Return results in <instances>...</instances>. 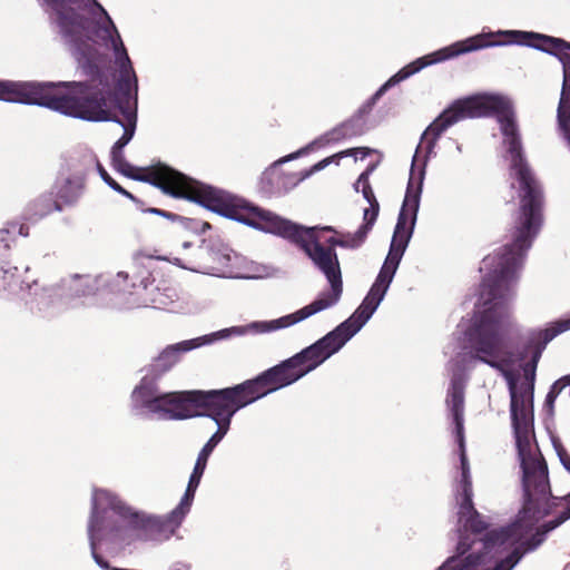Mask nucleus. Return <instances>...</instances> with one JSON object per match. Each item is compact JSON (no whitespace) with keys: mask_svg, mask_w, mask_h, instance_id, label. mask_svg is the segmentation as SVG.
Wrapping results in <instances>:
<instances>
[{"mask_svg":"<svg viewBox=\"0 0 570 570\" xmlns=\"http://www.w3.org/2000/svg\"><path fill=\"white\" fill-rule=\"evenodd\" d=\"M373 169H374V167L371 166V167H368L365 171H363L358 176V178H357V180H356V183L354 185V188H355L356 191L360 190V187L364 188L365 186H371L368 177H370V174L372 173Z\"/></svg>","mask_w":570,"mask_h":570,"instance_id":"nucleus-32","label":"nucleus"},{"mask_svg":"<svg viewBox=\"0 0 570 570\" xmlns=\"http://www.w3.org/2000/svg\"><path fill=\"white\" fill-rule=\"evenodd\" d=\"M367 235L368 234L365 230H363L361 227L353 234H351V233L342 234L344 248L356 249V248L361 247L365 243Z\"/></svg>","mask_w":570,"mask_h":570,"instance_id":"nucleus-26","label":"nucleus"},{"mask_svg":"<svg viewBox=\"0 0 570 570\" xmlns=\"http://www.w3.org/2000/svg\"><path fill=\"white\" fill-rule=\"evenodd\" d=\"M334 157H335V156H333V157H327V158H325V159H323V160L318 161L317 164H315V165L313 166V169H312V170H313V171H315V170H321V169L325 168L328 164H331V161H332V159H333Z\"/></svg>","mask_w":570,"mask_h":570,"instance_id":"nucleus-38","label":"nucleus"},{"mask_svg":"<svg viewBox=\"0 0 570 570\" xmlns=\"http://www.w3.org/2000/svg\"><path fill=\"white\" fill-rule=\"evenodd\" d=\"M491 45V42L487 41L484 36H474L466 38L461 41H456L448 47L441 48L432 53L417 58L411 63L403 67L399 72H396L392 78H390L373 96H371L353 115L357 117L360 120H366L367 116L373 110L377 100L383 96V94L391 86L409 78L410 76L419 72L423 68L439 63L452 58H455L460 55L468 53L471 51H475L482 48H487V46Z\"/></svg>","mask_w":570,"mask_h":570,"instance_id":"nucleus-10","label":"nucleus"},{"mask_svg":"<svg viewBox=\"0 0 570 570\" xmlns=\"http://www.w3.org/2000/svg\"><path fill=\"white\" fill-rule=\"evenodd\" d=\"M564 389V380L559 379L558 381H556L553 383V385L551 386L550 391L548 392L547 396H546V401H544V409L550 413L552 414L553 413V407H554V402H556V399L557 396L560 394V392Z\"/></svg>","mask_w":570,"mask_h":570,"instance_id":"nucleus-29","label":"nucleus"},{"mask_svg":"<svg viewBox=\"0 0 570 570\" xmlns=\"http://www.w3.org/2000/svg\"><path fill=\"white\" fill-rule=\"evenodd\" d=\"M135 538H136V534L134 535V538H132V539H129V540H128V543H131V542H132V540H136Z\"/></svg>","mask_w":570,"mask_h":570,"instance_id":"nucleus-43","label":"nucleus"},{"mask_svg":"<svg viewBox=\"0 0 570 570\" xmlns=\"http://www.w3.org/2000/svg\"><path fill=\"white\" fill-rule=\"evenodd\" d=\"M421 190L422 177L420 178V183L416 187H414L413 179L411 177L397 217V223L394 229L390 250L384 262V264L392 266V268L397 269L401 258L413 233V227L420 206Z\"/></svg>","mask_w":570,"mask_h":570,"instance_id":"nucleus-12","label":"nucleus"},{"mask_svg":"<svg viewBox=\"0 0 570 570\" xmlns=\"http://www.w3.org/2000/svg\"><path fill=\"white\" fill-rule=\"evenodd\" d=\"M512 288L513 286L500 296H492L490 286H482L481 296L485 307L475 314L465 330L462 350L468 362L479 361L500 371L525 361L531 354L530 362L524 366L528 382L517 389L515 382L510 380L509 390L511 421L523 471L524 502L521 519L539 521L551 512L554 505L551 499L554 498L551 494L544 458L541 453L531 454L533 416L528 412L527 402L532 404L535 368L542 352L557 335L570 330V320L559 321L546 330L532 332L525 346L521 351H513L509 345V336L515 323L507 305V301L512 296Z\"/></svg>","mask_w":570,"mask_h":570,"instance_id":"nucleus-1","label":"nucleus"},{"mask_svg":"<svg viewBox=\"0 0 570 570\" xmlns=\"http://www.w3.org/2000/svg\"><path fill=\"white\" fill-rule=\"evenodd\" d=\"M288 385L277 364L256 377L230 387L164 393L144 400V405L149 411L163 413L170 420L208 416L216 422L234 416L240 409Z\"/></svg>","mask_w":570,"mask_h":570,"instance_id":"nucleus-5","label":"nucleus"},{"mask_svg":"<svg viewBox=\"0 0 570 570\" xmlns=\"http://www.w3.org/2000/svg\"><path fill=\"white\" fill-rule=\"evenodd\" d=\"M558 454L562 465L570 472V454H568L563 449L558 451Z\"/></svg>","mask_w":570,"mask_h":570,"instance_id":"nucleus-37","label":"nucleus"},{"mask_svg":"<svg viewBox=\"0 0 570 570\" xmlns=\"http://www.w3.org/2000/svg\"><path fill=\"white\" fill-rule=\"evenodd\" d=\"M53 212H61V204L56 199L53 191L42 194L27 206L24 219L37 223Z\"/></svg>","mask_w":570,"mask_h":570,"instance_id":"nucleus-20","label":"nucleus"},{"mask_svg":"<svg viewBox=\"0 0 570 570\" xmlns=\"http://www.w3.org/2000/svg\"><path fill=\"white\" fill-rule=\"evenodd\" d=\"M95 4L100 10L101 14L105 18V21L101 26H99V30L102 33L104 39H108L111 41L112 49L115 51L116 60L120 66L121 75L116 86V91L120 94L122 97L131 98V79H130V72H134L131 67V61L129 59V56L127 53V50L124 46V42L120 38V35L112 22L111 18L107 13V11L104 9L101 4L95 1ZM135 87L137 88V79L135 73H132Z\"/></svg>","mask_w":570,"mask_h":570,"instance_id":"nucleus-14","label":"nucleus"},{"mask_svg":"<svg viewBox=\"0 0 570 570\" xmlns=\"http://www.w3.org/2000/svg\"><path fill=\"white\" fill-rule=\"evenodd\" d=\"M387 288H389V285H386L384 283H380L379 281L375 279L370 292L367 293V296L371 297L374 302H377L380 304L381 301L383 299Z\"/></svg>","mask_w":570,"mask_h":570,"instance_id":"nucleus-30","label":"nucleus"},{"mask_svg":"<svg viewBox=\"0 0 570 570\" xmlns=\"http://www.w3.org/2000/svg\"><path fill=\"white\" fill-rule=\"evenodd\" d=\"M483 36L487 38V41L491 42L488 47L518 43L529 46L558 57L563 67V81L557 110V120L562 136L570 144V42L561 38L528 31H507L501 33L500 36H504L507 38L503 41L493 40V38L497 37L493 33Z\"/></svg>","mask_w":570,"mask_h":570,"instance_id":"nucleus-9","label":"nucleus"},{"mask_svg":"<svg viewBox=\"0 0 570 570\" xmlns=\"http://www.w3.org/2000/svg\"><path fill=\"white\" fill-rule=\"evenodd\" d=\"M497 115L510 154L511 175L518 183L519 210L512 227V243L483 259L488 269L482 286H490L492 296H500L517 283L525 253L531 247L542 222L544 193L522 150L514 112L501 96L482 95L455 100L425 129L421 142L430 154L440 136L461 120Z\"/></svg>","mask_w":570,"mask_h":570,"instance_id":"nucleus-2","label":"nucleus"},{"mask_svg":"<svg viewBox=\"0 0 570 570\" xmlns=\"http://www.w3.org/2000/svg\"><path fill=\"white\" fill-rule=\"evenodd\" d=\"M110 509L120 518L128 520L130 529L136 531L135 539L140 541L168 540L180 525V523H176L170 513L166 517L138 513L119 500L112 501Z\"/></svg>","mask_w":570,"mask_h":570,"instance_id":"nucleus-13","label":"nucleus"},{"mask_svg":"<svg viewBox=\"0 0 570 570\" xmlns=\"http://www.w3.org/2000/svg\"><path fill=\"white\" fill-rule=\"evenodd\" d=\"M206 342L204 337H198L166 346L159 355L154 358L151 364L153 373L155 375L167 373L181 360L184 353L197 348Z\"/></svg>","mask_w":570,"mask_h":570,"instance_id":"nucleus-16","label":"nucleus"},{"mask_svg":"<svg viewBox=\"0 0 570 570\" xmlns=\"http://www.w3.org/2000/svg\"><path fill=\"white\" fill-rule=\"evenodd\" d=\"M458 491L459 502H463L464 508H472L473 488L470 472L461 473V480Z\"/></svg>","mask_w":570,"mask_h":570,"instance_id":"nucleus-25","label":"nucleus"},{"mask_svg":"<svg viewBox=\"0 0 570 570\" xmlns=\"http://www.w3.org/2000/svg\"><path fill=\"white\" fill-rule=\"evenodd\" d=\"M55 188L53 195L61 204L62 210L65 206H72L78 202L85 188V177L73 176Z\"/></svg>","mask_w":570,"mask_h":570,"instance_id":"nucleus-21","label":"nucleus"},{"mask_svg":"<svg viewBox=\"0 0 570 570\" xmlns=\"http://www.w3.org/2000/svg\"><path fill=\"white\" fill-rule=\"evenodd\" d=\"M115 191L119 193L120 195L125 196L126 198L130 199L131 202L136 204H142L141 200H139L135 195H132L130 191L125 189L122 186H120L118 183L115 184L114 188Z\"/></svg>","mask_w":570,"mask_h":570,"instance_id":"nucleus-34","label":"nucleus"},{"mask_svg":"<svg viewBox=\"0 0 570 570\" xmlns=\"http://www.w3.org/2000/svg\"><path fill=\"white\" fill-rule=\"evenodd\" d=\"M396 272V268H392V266H389L386 264H383V266L381 267V271L376 277V281H379L380 283H384L386 285L390 286L393 277H394V274Z\"/></svg>","mask_w":570,"mask_h":570,"instance_id":"nucleus-31","label":"nucleus"},{"mask_svg":"<svg viewBox=\"0 0 570 570\" xmlns=\"http://www.w3.org/2000/svg\"><path fill=\"white\" fill-rule=\"evenodd\" d=\"M322 230V232H328V233H334V234H340L334 227L332 226H320L318 228V232Z\"/></svg>","mask_w":570,"mask_h":570,"instance_id":"nucleus-40","label":"nucleus"},{"mask_svg":"<svg viewBox=\"0 0 570 570\" xmlns=\"http://www.w3.org/2000/svg\"><path fill=\"white\" fill-rule=\"evenodd\" d=\"M232 417L233 416H227L224 417L223 421H216L218 429L198 453L191 475L202 480L210 454L229 430Z\"/></svg>","mask_w":570,"mask_h":570,"instance_id":"nucleus-19","label":"nucleus"},{"mask_svg":"<svg viewBox=\"0 0 570 570\" xmlns=\"http://www.w3.org/2000/svg\"><path fill=\"white\" fill-rule=\"evenodd\" d=\"M379 305L377 302L366 295L351 317L314 344L281 362L278 365L287 383L289 385L295 383L338 352L370 320Z\"/></svg>","mask_w":570,"mask_h":570,"instance_id":"nucleus-8","label":"nucleus"},{"mask_svg":"<svg viewBox=\"0 0 570 570\" xmlns=\"http://www.w3.org/2000/svg\"><path fill=\"white\" fill-rule=\"evenodd\" d=\"M128 97L111 98L108 77L88 81L19 82L0 80V100L38 105L87 121H115L124 128L110 156L124 155L137 125V108Z\"/></svg>","mask_w":570,"mask_h":570,"instance_id":"nucleus-3","label":"nucleus"},{"mask_svg":"<svg viewBox=\"0 0 570 570\" xmlns=\"http://www.w3.org/2000/svg\"><path fill=\"white\" fill-rule=\"evenodd\" d=\"M460 459H461V473L470 472L469 462H468V458L464 453V450H462Z\"/></svg>","mask_w":570,"mask_h":570,"instance_id":"nucleus-39","label":"nucleus"},{"mask_svg":"<svg viewBox=\"0 0 570 570\" xmlns=\"http://www.w3.org/2000/svg\"><path fill=\"white\" fill-rule=\"evenodd\" d=\"M19 284L17 268L13 271L0 267V292L11 291Z\"/></svg>","mask_w":570,"mask_h":570,"instance_id":"nucleus-27","label":"nucleus"},{"mask_svg":"<svg viewBox=\"0 0 570 570\" xmlns=\"http://www.w3.org/2000/svg\"><path fill=\"white\" fill-rule=\"evenodd\" d=\"M225 217L238 220L256 229L283 237L302 249L325 275L330 292H323L311 304L295 313L269 322L254 323L261 332L277 331L292 326L318 312L334 306L343 294L342 271L335 247L344 248L342 235L330 237L323 246L318 237L320 226L306 227L283 218L277 214L232 197Z\"/></svg>","mask_w":570,"mask_h":570,"instance_id":"nucleus-4","label":"nucleus"},{"mask_svg":"<svg viewBox=\"0 0 570 570\" xmlns=\"http://www.w3.org/2000/svg\"><path fill=\"white\" fill-rule=\"evenodd\" d=\"M292 158H294L293 155L282 158L263 173L262 184L268 193L278 195L287 193L305 178V176H299L296 173L282 170L279 166Z\"/></svg>","mask_w":570,"mask_h":570,"instance_id":"nucleus-15","label":"nucleus"},{"mask_svg":"<svg viewBox=\"0 0 570 570\" xmlns=\"http://www.w3.org/2000/svg\"><path fill=\"white\" fill-rule=\"evenodd\" d=\"M58 22L61 31L72 45V53L78 61L82 73L88 77L89 83H95L107 75L99 67V52L87 40L81 38L85 29V18L73 9L58 12Z\"/></svg>","mask_w":570,"mask_h":570,"instance_id":"nucleus-11","label":"nucleus"},{"mask_svg":"<svg viewBox=\"0 0 570 570\" xmlns=\"http://www.w3.org/2000/svg\"><path fill=\"white\" fill-rule=\"evenodd\" d=\"M568 519H570V499L568 507L562 512H560V514L554 520L543 523L540 528L537 529V532L527 540V549L533 550L538 548L544 541L546 534L548 532L552 531Z\"/></svg>","mask_w":570,"mask_h":570,"instance_id":"nucleus-22","label":"nucleus"},{"mask_svg":"<svg viewBox=\"0 0 570 570\" xmlns=\"http://www.w3.org/2000/svg\"><path fill=\"white\" fill-rule=\"evenodd\" d=\"M145 212L165 217L173 222L184 219V217H181L175 213L159 209L156 207L147 208ZM185 220H186V226L188 228H191L197 234H205L207 230H209L212 228V225L208 222L198 220L196 218H185Z\"/></svg>","mask_w":570,"mask_h":570,"instance_id":"nucleus-24","label":"nucleus"},{"mask_svg":"<svg viewBox=\"0 0 570 570\" xmlns=\"http://www.w3.org/2000/svg\"><path fill=\"white\" fill-rule=\"evenodd\" d=\"M19 234L22 235V236H28L29 235V227L26 224H21V226L19 228Z\"/></svg>","mask_w":570,"mask_h":570,"instance_id":"nucleus-41","label":"nucleus"},{"mask_svg":"<svg viewBox=\"0 0 570 570\" xmlns=\"http://www.w3.org/2000/svg\"><path fill=\"white\" fill-rule=\"evenodd\" d=\"M380 213V204H370L368 208L364 209L363 213V224L360 226L363 230H365L367 234L372 230L377 216Z\"/></svg>","mask_w":570,"mask_h":570,"instance_id":"nucleus-28","label":"nucleus"},{"mask_svg":"<svg viewBox=\"0 0 570 570\" xmlns=\"http://www.w3.org/2000/svg\"><path fill=\"white\" fill-rule=\"evenodd\" d=\"M135 538H136V534L134 535V538H132V539H129V540H128V543H131V542H132V540H136Z\"/></svg>","mask_w":570,"mask_h":570,"instance_id":"nucleus-42","label":"nucleus"},{"mask_svg":"<svg viewBox=\"0 0 570 570\" xmlns=\"http://www.w3.org/2000/svg\"><path fill=\"white\" fill-rule=\"evenodd\" d=\"M464 508L459 502V521L462 523L460 540L456 547L458 557L449 558L438 570H478L479 567L489 563L505 544L515 543L527 530L538 521L518 519L510 525L487 531L488 522L472 508Z\"/></svg>","mask_w":570,"mask_h":570,"instance_id":"nucleus-6","label":"nucleus"},{"mask_svg":"<svg viewBox=\"0 0 570 570\" xmlns=\"http://www.w3.org/2000/svg\"><path fill=\"white\" fill-rule=\"evenodd\" d=\"M361 191L363 194V197L368 202V204L379 203L371 186H365L364 188L361 189Z\"/></svg>","mask_w":570,"mask_h":570,"instance_id":"nucleus-36","label":"nucleus"},{"mask_svg":"<svg viewBox=\"0 0 570 570\" xmlns=\"http://www.w3.org/2000/svg\"><path fill=\"white\" fill-rule=\"evenodd\" d=\"M448 407L452 414L455 425V434L461 448L464 441V390L463 386L456 382L452 383L446 399Z\"/></svg>","mask_w":570,"mask_h":570,"instance_id":"nucleus-18","label":"nucleus"},{"mask_svg":"<svg viewBox=\"0 0 570 570\" xmlns=\"http://www.w3.org/2000/svg\"><path fill=\"white\" fill-rule=\"evenodd\" d=\"M200 483V479L190 475L187 489L179 502V504L170 512L171 518L176 520V523L183 522L186 514L190 511L196 490Z\"/></svg>","mask_w":570,"mask_h":570,"instance_id":"nucleus-23","label":"nucleus"},{"mask_svg":"<svg viewBox=\"0 0 570 570\" xmlns=\"http://www.w3.org/2000/svg\"><path fill=\"white\" fill-rule=\"evenodd\" d=\"M371 153H372V150L370 148H367V147H356V148H351V149H347L345 151H342L337 156L342 157V156H352V155H358L360 154L361 158H365Z\"/></svg>","mask_w":570,"mask_h":570,"instance_id":"nucleus-33","label":"nucleus"},{"mask_svg":"<svg viewBox=\"0 0 570 570\" xmlns=\"http://www.w3.org/2000/svg\"><path fill=\"white\" fill-rule=\"evenodd\" d=\"M98 171L102 180L112 189L117 181L107 173V170L98 164Z\"/></svg>","mask_w":570,"mask_h":570,"instance_id":"nucleus-35","label":"nucleus"},{"mask_svg":"<svg viewBox=\"0 0 570 570\" xmlns=\"http://www.w3.org/2000/svg\"><path fill=\"white\" fill-rule=\"evenodd\" d=\"M367 130V121L360 120L357 117L352 115L348 119L342 121L337 126L323 134L317 139V142L321 145L336 144L345 139L360 137Z\"/></svg>","mask_w":570,"mask_h":570,"instance_id":"nucleus-17","label":"nucleus"},{"mask_svg":"<svg viewBox=\"0 0 570 570\" xmlns=\"http://www.w3.org/2000/svg\"><path fill=\"white\" fill-rule=\"evenodd\" d=\"M110 157L112 167L124 176L149 183L173 197L186 198L217 214L226 215L232 199L228 193L191 179L167 165L135 167L126 160L125 155Z\"/></svg>","mask_w":570,"mask_h":570,"instance_id":"nucleus-7","label":"nucleus"}]
</instances>
